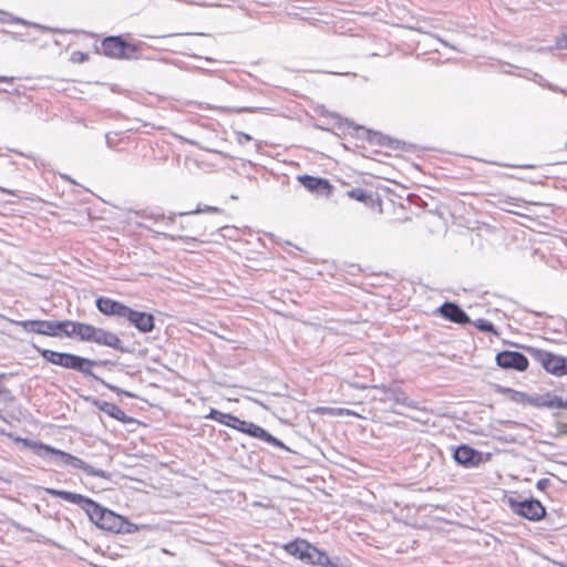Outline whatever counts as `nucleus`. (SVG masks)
Listing matches in <instances>:
<instances>
[{
	"instance_id": "obj_1",
	"label": "nucleus",
	"mask_w": 567,
	"mask_h": 567,
	"mask_svg": "<svg viewBox=\"0 0 567 567\" xmlns=\"http://www.w3.org/2000/svg\"><path fill=\"white\" fill-rule=\"evenodd\" d=\"M47 492L52 496L79 505L85 511L90 520L102 529L121 532L123 528L124 520L122 516L100 506L97 503L81 494L54 488H48Z\"/></svg>"
},
{
	"instance_id": "obj_2",
	"label": "nucleus",
	"mask_w": 567,
	"mask_h": 567,
	"mask_svg": "<svg viewBox=\"0 0 567 567\" xmlns=\"http://www.w3.org/2000/svg\"><path fill=\"white\" fill-rule=\"evenodd\" d=\"M28 445L40 457H45L48 454L58 456L60 463L73 468H79L85 472L90 476H96L101 478H109L110 474L103 470L94 468L93 466L85 463L82 458L66 453L62 450H58L50 445L40 442H29Z\"/></svg>"
},
{
	"instance_id": "obj_3",
	"label": "nucleus",
	"mask_w": 567,
	"mask_h": 567,
	"mask_svg": "<svg viewBox=\"0 0 567 567\" xmlns=\"http://www.w3.org/2000/svg\"><path fill=\"white\" fill-rule=\"evenodd\" d=\"M284 549L291 556L311 565L322 567H338L328 555L305 539L297 538L285 544Z\"/></svg>"
},
{
	"instance_id": "obj_4",
	"label": "nucleus",
	"mask_w": 567,
	"mask_h": 567,
	"mask_svg": "<svg viewBox=\"0 0 567 567\" xmlns=\"http://www.w3.org/2000/svg\"><path fill=\"white\" fill-rule=\"evenodd\" d=\"M35 349L38 350V352H40L44 360L52 364L60 365L66 369H72L86 375H92V367L94 362L90 359H85L72 353H63L48 349H40L38 347H35Z\"/></svg>"
},
{
	"instance_id": "obj_5",
	"label": "nucleus",
	"mask_w": 567,
	"mask_h": 567,
	"mask_svg": "<svg viewBox=\"0 0 567 567\" xmlns=\"http://www.w3.org/2000/svg\"><path fill=\"white\" fill-rule=\"evenodd\" d=\"M506 504L514 514L530 522H539L547 514L545 506L535 498L518 501L516 497L508 496Z\"/></svg>"
},
{
	"instance_id": "obj_6",
	"label": "nucleus",
	"mask_w": 567,
	"mask_h": 567,
	"mask_svg": "<svg viewBox=\"0 0 567 567\" xmlns=\"http://www.w3.org/2000/svg\"><path fill=\"white\" fill-rule=\"evenodd\" d=\"M81 341L94 342L100 346L109 347L118 351H125L121 339L112 331L96 328L92 324L85 323L80 329Z\"/></svg>"
},
{
	"instance_id": "obj_7",
	"label": "nucleus",
	"mask_w": 567,
	"mask_h": 567,
	"mask_svg": "<svg viewBox=\"0 0 567 567\" xmlns=\"http://www.w3.org/2000/svg\"><path fill=\"white\" fill-rule=\"evenodd\" d=\"M525 349L547 373L556 377L564 375V355L535 347H526Z\"/></svg>"
},
{
	"instance_id": "obj_8",
	"label": "nucleus",
	"mask_w": 567,
	"mask_h": 567,
	"mask_svg": "<svg viewBox=\"0 0 567 567\" xmlns=\"http://www.w3.org/2000/svg\"><path fill=\"white\" fill-rule=\"evenodd\" d=\"M104 55L114 59H131L135 55L134 45L123 41L120 37H109L101 45Z\"/></svg>"
},
{
	"instance_id": "obj_9",
	"label": "nucleus",
	"mask_w": 567,
	"mask_h": 567,
	"mask_svg": "<svg viewBox=\"0 0 567 567\" xmlns=\"http://www.w3.org/2000/svg\"><path fill=\"white\" fill-rule=\"evenodd\" d=\"M496 364L504 370L525 372L529 368L528 358L517 351L503 350L495 357Z\"/></svg>"
},
{
	"instance_id": "obj_10",
	"label": "nucleus",
	"mask_w": 567,
	"mask_h": 567,
	"mask_svg": "<svg viewBox=\"0 0 567 567\" xmlns=\"http://www.w3.org/2000/svg\"><path fill=\"white\" fill-rule=\"evenodd\" d=\"M454 460L456 463L464 467H477L478 465L489 461L491 454L484 455L482 452L471 447L470 445L462 444L454 451Z\"/></svg>"
},
{
	"instance_id": "obj_11",
	"label": "nucleus",
	"mask_w": 567,
	"mask_h": 567,
	"mask_svg": "<svg viewBox=\"0 0 567 567\" xmlns=\"http://www.w3.org/2000/svg\"><path fill=\"white\" fill-rule=\"evenodd\" d=\"M235 423H237L236 430H238L243 433H247L252 437L260 439V440L268 442L275 446H284V444L278 439L274 437L270 433H268L261 426H259L252 422L243 421V420L236 417Z\"/></svg>"
},
{
	"instance_id": "obj_12",
	"label": "nucleus",
	"mask_w": 567,
	"mask_h": 567,
	"mask_svg": "<svg viewBox=\"0 0 567 567\" xmlns=\"http://www.w3.org/2000/svg\"><path fill=\"white\" fill-rule=\"evenodd\" d=\"M96 308L105 316L118 317L125 319L130 307L113 300L109 297H99L96 299Z\"/></svg>"
},
{
	"instance_id": "obj_13",
	"label": "nucleus",
	"mask_w": 567,
	"mask_h": 567,
	"mask_svg": "<svg viewBox=\"0 0 567 567\" xmlns=\"http://www.w3.org/2000/svg\"><path fill=\"white\" fill-rule=\"evenodd\" d=\"M125 319L143 333L151 332L154 329V317L151 313L128 308Z\"/></svg>"
},
{
	"instance_id": "obj_14",
	"label": "nucleus",
	"mask_w": 567,
	"mask_h": 567,
	"mask_svg": "<svg viewBox=\"0 0 567 567\" xmlns=\"http://www.w3.org/2000/svg\"><path fill=\"white\" fill-rule=\"evenodd\" d=\"M437 312L445 319H447L454 323H457V324H466L471 321L468 316L464 312V310L461 309L457 305L452 303V302L443 303L437 309Z\"/></svg>"
},
{
	"instance_id": "obj_15",
	"label": "nucleus",
	"mask_w": 567,
	"mask_h": 567,
	"mask_svg": "<svg viewBox=\"0 0 567 567\" xmlns=\"http://www.w3.org/2000/svg\"><path fill=\"white\" fill-rule=\"evenodd\" d=\"M299 181L310 192L327 194L330 190L329 182L323 178L303 175L299 177Z\"/></svg>"
},
{
	"instance_id": "obj_16",
	"label": "nucleus",
	"mask_w": 567,
	"mask_h": 567,
	"mask_svg": "<svg viewBox=\"0 0 567 567\" xmlns=\"http://www.w3.org/2000/svg\"><path fill=\"white\" fill-rule=\"evenodd\" d=\"M84 322L63 320L59 321V337L64 334L66 337L76 336L81 340V331L80 329L84 327Z\"/></svg>"
},
{
	"instance_id": "obj_17",
	"label": "nucleus",
	"mask_w": 567,
	"mask_h": 567,
	"mask_svg": "<svg viewBox=\"0 0 567 567\" xmlns=\"http://www.w3.org/2000/svg\"><path fill=\"white\" fill-rule=\"evenodd\" d=\"M38 334L59 337V321L38 320Z\"/></svg>"
},
{
	"instance_id": "obj_18",
	"label": "nucleus",
	"mask_w": 567,
	"mask_h": 567,
	"mask_svg": "<svg viewBox=\"0 0 567 567\" xmlns=\"http://www.w3.org/2000/svg\"><path fill=\"white\" fill-rule=\"evenodd\" d=\"M99 409L115 420L125 422L127 419L125 412L114 403L102 402Z\"/></svg>"
},
{
	"instance_id": "obj_19",
	"label": "nucleus",
	"mask_w": 567,
	"mask_h": 567,
	"mask_svg": "<svg viewBox=\"0 0 567 567\" xmlns=\"http://www.w3.org/2000/svg\"><path fill=\"white\" fill-rule=\"evenodd\" d=\"M534 404L540 408L559 409L560 405H563V399L558 395L547 393L536 399Z\"/></svg>"
},
{
	"instance_id": "obj_20",
	"label": "nucleus",
	"mask_w": 567,
	"mask_h": 567,
	"mask_svg": "<svg viewBox=\"0 0 567 567\" xmlns=\"http://www.w3.org/2000/svg\"><path fill=\"white\" fill-rule=\"evenodd\" d=\"M0 22H2V23H19V24H23V25H31L33 28H37V29L41 30V31L48 30V28H45V27H43L41 24L29 22V21H27V20H24L22 18L13 17L10 13L2 12V11H0Z\"/></svg>"
},
{
	"instance_id": "obj_21",
	"label": "nucleus",
	"mask_w": 567,
	"mask_h": 567,
	"mask_svg": "<svg viewBox=\"0 0 567 567\" xmlns=\"http://www.w3.org/2000/svg\"><path fill=\"white\" fill-rule=\"evenodd\" d=\"M497 392L506 395L509 400L514 402L523 403L526 400L525 393L516 391L511 388L498 386Z\"/></svg>"
},
{
	"instance_id": "obj_22",
	"label": "nucleus",
	"mask_w": 567,
	"mask_h": 567,
	"mask_svg": "<svg viewBox=\"0 0 567 567\" xmlns=\"http://www.w3.org/2000/svg\"><path fill=\"white\" fill-rule=\"evenodd\" d=\"M12 324L21 327L25 332L38 333V320H12L8 319Z\"/></svg>"
},
{
	"instance_id": "obj_23",
	"label": "nucleus",
	"mask_w": 567,
	"mask_h": 567,
	"mask_svg": "<svg viewBox=\"0 0 567 567\" xmlns=\"http://www.w3.org/2000/svg\"><path fill=\"white\" fill-rule=\"evenodd\" d=\"M207 419H212L214 421H217V422H224V419H228L230 421H233L234 423L236 422V417L237 416H234L231 414H228V413H223L220 411H217L215 409H212L210 412L208 413V415L206 416Z\"/></svg>"
},
{
	"instance_id": "obj_24",
	"label": "nucleus",
	"mask_w": 567,
	"mask_h": 567,
	"mask_svg": "<svg viewBox=\"0 0 567 567\" xmlns=\"http://www.w3.org/2000/svg\"><path fill=\"white\" fill-rule=\"evenodd\" d=\"M323 412H327L331 415H353V416H360L358 413H355L354 411L352 410H349V409H342V408H339V409H334V408H322L321 409Z\"/></svg>"
},
{
	"instance_id": "obj_25",
	"label": "nucleus",
	"mask_w": 567,
	"mask_h": 567,
	"mask_svg": "<svg viewBox=\"0 0 567 567\" xmlns=\"http://www.w3.org/2000/svg\"><path fill=\"white\" fill-rule=\"evenodd\" d=\"M348 195L351 198H353L358 202H362V203H365L370 198V195L361 188H354V189L350 190L348 193Z\"/></svg>"
},
{
	"instance_id": "obj_26",
	"label": "nucleus",
	"mask_w": 567,
	"mask_h": 567,
	"mask_svg": "<svg viewBox=\"0 0 567 567\" xmlns=\"http://www.w3.org/2000/svg\"><path fill=\"white\" fill-rule=\"evenodd\" d=\"M474 324L481 331L495 332L494 324L487 320L478 319Z\"/></svg>"
},
{
	"instance_id": "obj_27",
	"label": "nucleus",
	"mask_w": 567,
	"mask_h": 567,
	"mask_svg": "<svg viewBox=\"0 0 567 567\" xmlns=\"http://www.w3.org/2000/svg\"><path fill=\"white\" fill-rule=\"evenodd\" d=\"M369 141L371 143H377V144H380V145H385L386 141H388V137L382 135V134H379V133H371V132H369Z\"/></svg>"
},
{
	"instance_id": "obj_28",
	"label": "nucleus",
	"mask_w": 567,
	"mask_h": 567,
	"mask_svg": "<svg viewBox=\"0 0 567 567\" xmlns=\"http://www.w3.org/2000/svg\"><path fill=\"white\" fill-rule=\"evenodd\" d=\"M219 208L214 206H205L204 208L197 207L195 210L189 212V214H199V213H218ZM188 215V213H181V216Z\"/></svg>"
},
{
	"instance_id": "obj_29",
	"label": "nucleus",
	"mask_w": 567,
	"mask_h": 567,
	"mask_svg": "<svg viewBox=\"0 0 567 567\" xmlns=\"http://www.w3.org/2000/svg\"><path fill=\"white\" fill-rule=\"evenodd\" d=\"M89 59L87 54L82 51H74L71 54V61L76 63H83Z\"/></svg>"
},
{
	"instance_id": "obj_30",
	"label": "nucleus",
	"mask_w": 567,
	"mask_h": 567,
	"mask_svg": "<svg viewBox=\"0 0 567 567\" xmlns=\"http://www.w3.org/2000/svg\"><path fill=\"white\" fill-rule=\"evenodd\" d=\"M251 141V136L246 134V133H243V132H238L237 133V142L239 144H244L245 142H249Z\"/></svg>"
},
{
	"instance_id": "obj_31",
	"label": "nucleus",
	"mask_w": 567,
	"mask_h": 567,
	"mask_svg": "<svg viewBox=\"0 0 567 567\" xmlns=\"http://www.w3.org/2000/svg\"><path fill=\"white\" fill-rule=\"evenodd\" d=\"M220 423L224 425H227L229 427H233V429H236V426H237V423H234L233 421H230L228 419H224V422H220Z\"/></svg>"
},
{
	"instance_id": "obj_32",
	"label": "nucleus",
	"mask_w": 567,
	"mask_h": 567,
	"mask_svg": "<svg viewBox=\"0 0 567 567\" xmlns=\"http://www.w3.org/2000/svg\"><path fill=\"white\" fill-rule=\"evenodd\" d=\"M559 44L561 48L567 49V34L559 40Z\"/></svg>"
},
{
	"instance_id": "obj_33",
	"label": "nucleus",
	"mask_w": 567,
	"mask_h": 567,
	"mask_svg": "<svg viewBox=\"0 0 567 567\" xmlns=\"http://www.w3.org/2000/svg\"><path fill=\"white\" fill-rule=\"evenodd\" d=\"M12 81H13V78L0 76V82L11 83Z\"/></svg>"
},
{
	"instance_id": "obj_34",
	"label": "nucleus",
	"mask_w": 567,
	"mask_h": 567,
	"mask_svg": "<svg viewBox=\"0 0 567 567\" xmlns=\"http://www.w3.org/2000/svg\"><path fill=\"white\" fill-rule=\"evenodd\" d=\"M105 138H106V144H107V146H109V147H113V141H112V138H111L110 134H106Z\"/></svg>"
},
{
	"instance_id": "obj_35",
	"label": "nucleus",
	"mask_w": 567,
	"mask_h": 567,
	"mask_svg": "<svg viewBox=\"0 0 567 567\" xmlns=\"http://www.w3.org/2000/svg\"><path fill=\"white\" fill-rule=\"evenodd\" d=\"M178 239L185 241V243H188L189 240H195L194 238H190V237H183V236H178Z\"/></svg>"
},
{
	"instance_id": "obj_36",
	"label": "nucleus",
	"mask_w": 567,
	"mask_h": 567,
	"mask_svg": "<svg viewBox=\"0 0 567 567\" xmlns=\"http://www.w3.org/2000/svg\"><path fill=\"white\" fill-rule=\"evenodd\" d=\"M563 369H564V375H566L567 374V357H564V367H563Z\"/></svg>"
},
{
	"instance_id": "obj_37",
	"label": "nucleus",
	"mask_w": 567,
	"mask_h": 567,
	"mask_svg": "<svg viewBox=\"0 0 567 567\" xmlns=\"http://www.w3.org/2000/svg\"><path fill=\"white\" fill-rule=\"evenodd\" d=\"M0 192H2V193H7V194H12V192H11V190L6 189V188H2V187H0Z\"/></svg>"
},
{
	"instance_id": "obj_38",
	"label": "nucleus",
	"mask_w": 567,
	"mask_h": 567,
	"mask_svg": "<svg viewBox=\"0 0 567 567\" xmlns=\"http://www.w3.org/2000/svg\"><path fill=\"white\" fill-rule=\"evenodd\" d=\"M559 409H564V410H567V401H564L563 400V405H560Z\"/></svg>"
},
{
	"instance_id": "obj_39",
	"label": "nucleus",
	"mask_w": 567,
	"mask_h": 567,
	"mask_svg": "<svg viewBox=\"0 0 567 567\" xmlns=\"http://www.w3.org/2000/svg\"><path fill=\"white\" fill-rule=\"evenodd\" d=\"M62 177H63L64 179H66V181L71 182V183H74V182H73L69 176H66V175H63Z\"/></svg>"
},
{
	"instance_id": "obj_40",
	"label": "nucleus",
	"mask_w": 567,
	"mask_h": 567,
	"mask_svg": "<svg viewBox=\"0 0 567 567\" xmlns=\"http://www.w3.org/2000/svg\"><path fill=\"white\" fill-rule=\"evenodd\" d=\"M110 389L113 390V391H118V389L115 388V386H110Z\"/></svg>"
},
{
	"instance_id": "obj_41",
	"label": "nucleus",
	"mask_w": 567,
	"mask_h": 567,
	"mask_svg": "<svg viewBox=\"0 0 567 567\" xmlns=\"http://www.w3.org/2000/svg\"><path fill=\"white\" fill-rule=\"evenodd\" d=\"M564 432L567 433V425H565Z\"/></svg>"
}]
</instances>
